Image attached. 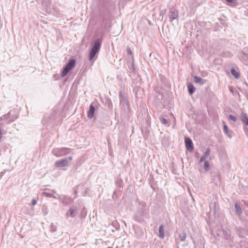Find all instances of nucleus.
<instances>
[{"label": "nucleus", "instance_id": "obj_1", "mask_svg": "<svg viewBox=\"0 0 248 248\" xmlns=\"http://www.w3.org/2000/svg\"><path fill=\"white\" fill-rule=\"evenodd\" d=\"M102 44L101 39H96L93 43L89 55V60L92 62L95 56L99 52Z\"/></svg>", "mask_w": 248, "mask_h": 248}, {"label": "nucleus", "instance_id": "obj_2", "mask_svg": "<svg viewBox=\"0 0 248 248\" xmlns=\"http://www.w3.org/2000/svg\"><path fill=\"white\" fill-rule=\"evenodd\" d=\"M146 215V203L144 202L139 203V206L136 213L134 218L136 221L141 222L143 221V217Z\"/></svg>", "mask_w": 248, "mask_h": 248}, {"label": "nucleus", "instance_id": "obj_3", "mask_svg": "<svg viewBox=\"0 0 248 248\" xmlns=\"http://www.w3.org/2000/svg\"><path fill=\"white\" fill-rule=\"evenodd\" d=\"M76 62V61L74 59H72L69 61L63 68L61 74L62 77H65L68 73L75 66Z\"/></svg>", "mask_w": 248, "mask_h": 248}, {"label": "nucleus", "instance_id": "obj_4", "mask_svg": "<svg viewBox=\"0 0 248 248\" xmlns=\"http://www.w3.org/2000/svg\"><path fill=\"white\" fill-rule=\"evenodd\" d=\"M70 151L71 149L68 148H57L53 150L52 153L57 157H61L68 154Z\"/></svg>", "mask_w": 248, "mask_h": 248}, {"label": "nucleus", "instance_id": "obj_5", "mask_svg": "<svg viewBox=\"0 0 248 248\" xmlns=\"http://www.w3.org/2000/svg\"><path fill=\"white\" fill-rule=\"evenodd\" d=\"M72 160V157L69 156L67 158H63L62 159L57 161L55 163V165L56 167H65L68 165Z\"/></svg>", "mask_w": 248, "mask_h": 248}, {"label": "nucleus", "instance_id": "obj_6", "mask_svg": "<svg viewBox=\"0 0 248 248\" xmlns=\"http://www.w3.org/2000/svg\"><path fill=\"white\" fill-rule=\"evenodd\" d=\"M169 20L172 22L174 19H177L179 17V13L174 7L170 9L169 13Z\"/></svg>", "mask_w": 248, "mask_h": 248}, {"label": "nucleus", "instance_id": "obj_7", "mask_svg": "<svg viewBox=\"0 0 248 248\" xmlns=\"http://www.w3.org/2000/svg\"><path fill=\"white\" fill-rule=\"evenodd\" d=\"M240 119L244 125L248 126V115L247 113H245L243 111H242L240 114ZM244 129L246 133V134L248 135V127H245Z\"/></svg>", "mask_w": 248, "mask_h": 248}, {"label": "nucleus", "instance_id": "obj_8", "mask_svg": "<svg viewBox=\"0 0 248 248\" xmlns=\"http://www.w3.org/2000/svg\"><path fill=\"white\" fill-rule=\"evenodd\" d=\"M11 111H10L7 114H6L5 115H3L0 118V121L1 120H6L7 121L6 123L7 124H9L11 123L14 122L17 118V117H11L10 116Z\"/></svg>", "mask_w": 248, "mask_h": 248}, {"label": "nucleus", "instance_id": "obj_9", "mask_svg": "<svg viewBox=\"0 0 248 248\" xmlns=\"http://www.w3.org/2000/svg\"><path fill=\"white\" fill-rule=\"evenodd\" d=\"M238 56L241 61L248 62V49L245 48L242 51L240 52Z\"/></svg>", "mask_w": 248, "mask_h": 248}, {"label": "nucleus", "instance_id": "obj_10", "mask_svg": "<svg viewBox=\"0 0 248 248\" xmlns=\"http://www.w3.org/2000/svg\"><path fill=\"white\" fill-rule=\"evenodd\" d=\"M185 142L186 147L188 151L191 152L194 150L193 143L191 139L190 138L186 137L185 138Z\"/></svg>", "mask_w": 248, "mask_h": 248}, {"label": "nucleus", "instance_id": "obj_11", "mask_svg": "<svg viewBox=\"0 0 248 248\" xmlns=\"http://www.w3.org/2000/svg\"><path fill=\"white\" fill-rule=\"evenodd\" d=\"M189 2L190 8L192 9H195L202 3L203 0H190Z\"/></svg>", "mask_w": 248, "mask_h": 248}, {"label": "nucleus", "instance_id": "obj_12", "mask_svg": "<svg viewBox=\"0 0 248 248\" xmlns=\"http://www.w3.org/2000/svg\"><path fill=\"white\" fill-rule=\"evenodd\" d=\"M209 207L210 211L212 212L213 215L215 216L218 208V204L215 202L211 201L209 205Z\"/></svg>", "mask_w": 248, "mask_h": 248}, {"label": "nucleus", "instance_id": "obj_13", "mask_svg": "<svg viewBox=\"0 0 248 248\" xmlns=\"http://www.w3.org/2000/svg\"><path fill=\"white\" fill-rule=\"evenodd\" d=\"M95 110V109L94 107L92 104H91L90 106L89 110L88 112V117L89 119H92V118L93 117Z\"/></svg>", "mask_w": 248, "mask_h": 248}, {"label": "nucleus", "instance_id": "obj_14", "mask_svg": "<svg viewBox=\"0 0 248 248\" xmlns=\"http://www.w3.org/2000/svg\"><path fill=\"white\" fill-rule=\"evenodd\" d=\"M73 202V200L71 198L67 196L63 197L62 200V203L65 205L70 204Z\"/></svg>", "mask_w": 248, "mask_h": 248}, {"label": "nucleus", "instance_id": "obj_15", "mask_svg": "<svg viewBox=\"0 0 248 248\" xmlns=\"http://www.w3.org/2000/svg\"><path fill=\"white\" fill-rule=\"evenodd\" d=\"M188 92L190 95H192L196 91L195 87L191 83L187 84Z\"/></svg>", "mask_w": 248, "mask_h": 248}, {"label": "nucleus", "instance_id": "obj_16", "mask_svg": "<svg viewBox=\"0 0 248 248\" xmlns=\"http://www.w3.org/2000/svg\"><path fill=\"white\" fill-rule=\"evenodd\" d=\"M158 236L161 239H163L164 238V228L163 224L160 225L159 227V234Z\"/></svg>", "mask_w": 248, "mask_h": 248}, {"label": "nucleus", "instance_id": "obj_17", "mask_svg": "<svg viewBox=\"0 0 248 248\" xmlns=\"http://www.w3.org/2000/svg\"><path fill=\"white\" fill-rule=\"evenodd\" d=\"M234 206L235 208L236 214L238 215V217H240L242 214V210L241 209V207L237 203H235L234 204Z\"/></svg>", "mask_w": 248, "mask_h": 248}, {"label": "nucleus", "instance_id": "obj_18", "mask_svg": "<svg viewBox=\"0 0 248 248\" xmlns=\"http://www.w3.org/2000/svg\"><path fill=\"white\" fill-rule=\"evenodd\" d=\"M194 81L196 83H199L200 85H202L204 83L203 80L202 78L197 77L194 76L193 77Z\"/></svg>", "mask_w": 248, "mask_h": 248}, {"label": "nucleus", "instance_id": "obj_19", "mask_svg": "<svg viewBox=\"0 0 248 248\" xmlns=\"http://www.w3.org/2000/svg\"><path fill=\"white\" fill-rule=\"evenodd\" d=\"M119 98L120 103L122 102L124 103L125 104H127L128 103V100L126 98V97L123 95L121 92L119 93Z\"/></svg>", "mask_w": 248, "mask_h": 248}, {"label": "nucleus", "instance_id": "obj_20", "mask_svg": "<svg viewBox=\"0 0 248 248\" xmlns=\"http://www.w3.org/2000/svg\"><path fill=\"white\" fill-rule=\"evenodd\" d=\"M223 131L224 133L228 137H231L232 136L231 133L229 132V128L224 122H223Z\"/></svg>", "mask_w": 248, "mask_h": 248}, {"label": "nucleus", "instance_id": "obj_21", "mask_svg": "<svg viewBox=\"0 0 248 248\" xmlns=\"http://www.w3.org/2000/svg\"><path fill=\"white\" fill-rule=\"evenodd\" d=\"M231 73L235 78H238L240 77V73L237 72L234 68L231 69Z\"/></svg>", "mask_w": 248, "mask_h": 248}, {"label": "nucleus", "instance_id": "obj_22", "mask_svg": "<svg viewBox=\"0 0 248 248\" xmlns=\"http://www.w3.org/2000/svg\"><path fill=\"white\" fill-rule=\"evenodd\" d=\"M75 211V208L74 207H71L69 209L68 212H67L66 215L67 216H70L72 217H75V215H74Z\"/></svg>", "mask_w": 248, "mask_h": 248}, {"label": "nucleus", "instance_id": "obj_23", "mask_svg": "<svg viewBox=\"0 0 248 248\" xmlns=\"http://www.w3.org/2000/svg\"><path fill=\"white\" fill-rule=\"evenodd\" d=\"M186 234L185 232H182L179 235V239L181 241H185L186 238Z\"/></svg>", "mask_w": 248, "mask_h": 248}, {"label": "nucleus", "instance_id": "obj_24", "mask_svg": "<svg viewBox=\"0 0 248 248\" xmlns=\"http://www.w3.org/2000/svg\"><path fill=\"white\" fill-rule=\"evenodd\" d=\"M116 185L119 187L121 188L123 186V181L121 178H118L116 181Z\"/></svg>", "mask_w": 248, "mask_h": 248}, {"label": "nucleus", "instance_id": "obj_25", "mask_svg": "<svg viewBox=\"0 0 248 248\" xmlns=\"http://www.w3.org/2000/svg\"><path fill=\"white\" fill-rule=\"evenodd\" d=\"M204 170L207 172L210 169V165L209 162L207 161H204Z\"/></svg>", "mask_w": 248, "mask_h": 248}, {"label": "nucleus", "instance_id": "obj_26", "mask_svg": "<svg viewBox=\"0 0 248 248\" xmlns=\"http://www.w3.org/2000/svg\"><path fill=\"white\" fill-rule=\"evenodd\" d=\"M43 195L46 196L47 197L53 198H54L56 199H57V198L53 193H48L46 192H44L43 193Z\"/></svg>", "mask_w": 248, "mask_h": 248}, {"label": "nucleus", "instance_id": "obj_27", "mask_svg": "<svg viewBox=\"0 0 248 248\" xmlns=\"http://www.w3.org/2000/svg\"><path fill=\"white\" fill-rule=\"evenodd\" d=\"M160 120L162 124H165V125H169V122L168 119L165 118H160Z\"/></svg>", "mask_w": 248, "mask_h": 248}, {"label": "nucleus", "instance_id": "obj_28", "mask_svg": "<svg viewBox=\"0 0 248 248\" xmlns=\"http://www.w3.org/2000/svg\"><path fill=\"white\" fill-rule=\"evenodd\" d=\"M50 231L51 232L53 233L57 231V227L53 224H51L50 225Z\"/></svg>", "mask_w": 248, "mask_h": 248}, {"label": "nucleus", "instance_id": "obj_29", "mask_svg": "<svg viewBox=\"0 0 248 248\" xmlns=\"http://www.w3.org/2000/svg\"><path fill=\"white\" fill-rule=\"evenodd\" d=\"M166 9H164V10H162L160 11V14H159V16H160L161 17V19H160V20L162 21L163 20V17H164V16L166 14Z\"/></svg>", "mask_w": 248, "mask_h": 248}, {"label": "nucleus", "instance_id": "obj_30", "mask_svg": "<svg viewBox=\"0 0 248 248\" xmlns=\"http://www.w3.org/2000/svg\"><path fill=\"white\" fill-rule=\"evenodd\" d=\"M229 119L233 121L234 123L236 122L237 121V118L235 116H233L232 115H229Z\"/></svg>", "mask_w": 248, "mask_h": 248}, {"label": "nucleus", "instance_id": "obj_31", "mask_svg": "<svg viewBox=\"0 0 248 248\" xmlns=\"http://www.w3.org/2000/svg\"><path fill=\"white\" fill-rule=\"evenodd\" d=\"M126 51L128 55H132V50L129 46H127L126 47Z\"/></svg>", "mask_w": 248, "mask_h": 248}, {"label": "nucleus", "instance_id": "obj_32", "mask_svg": "<svg viewBox=\"0 0 248 248\" xmlns=\"http://www.w3.org/2000/svg\"><path fill=\"white\" fill-rule=\"evenodd\" d=\"M210 149L209 148H208L206 149L205 152L204 153V155H205V156H207L208 157L209 155H210Z\"/></svg>", "mask_w": 248, "mask_h": 248}, {"label": "nucleus", "instance_id": "obj_33", "mask_svg": "<svg viewBox=\"0 0 248 248\" xmlns=\"http://www.w3.org/2000/svg\"><path fill=\"white\" fill-rule=\"evenodd\" d=\"M36 203H37L36 200L35 199H33L31 201V204L32 206H34L36 204Z\"/></svg>", "mask_w": 248, "mask_h": 248}, {"label": "nucleus", "instance_id": "obj_34", "mask_svg": "<svg viewBox=\"0 0 248 248\" xmlns=\"http://www.w3.org/2000/svg\"><path fill=\"white\" fill-rule=\"evenodd\" d=\"M205 159H204V157H203L202 156L201 157V158H200V161H199V163H201L203 161H204Z\"/></svg>", "mask_w": 248, "mask_h": 248}, {"label": "nucleus", "instance_id": "obj_35", "mask_svg": "<svg viewBox=\"0 0 248 248\" xmlns=\"http://www.w3.org/2000/svg\"><path fill=\"white\" fill-rule=\"evenodd\" d=\"M226 1L228 3H233L234 0H226Z\"/></svg>", "mask_w": 248, "mask_h": 248}, {"label": "nucleus", "instance_id": "obj_36", "mask_svg": "<svg viewBox=\"0 0 248 248\" xmlns=\"http://www.w3.org/2000/svg\"><path fill=\"white\" fill-rule=\"evenodd\" d=\"M202 157H204V159H206L208 156H205V155H203L202 156Z\"/></svg>", "mask_w": 248, "mask_h": 248}, {"label": "nucleus", "instance_id": "obj_37", "mask_svg": "<svg viewBox=\"0 0 248 248\" xmlns=\"http://www.w3.org/2000/svg\"><path fill=\"white\" fill-rule=\"evenodd\" d=\"M246 96H247V99H248V92H247Z\"/></svg>", "mask_w": 248, "mask_h": 248}, {"label": "nucleus", "instance_id": "obj_38", "mask_svg": "<svg viewBox=\"0 0 248 248\" xmlns=\"http://www.w3.org/2000/svg\"><path fill=\"white\" fill-rule=\"evenodd\" d=\"M74 193H75V194H76L77 193V190H75V191H74Z\"/></svg>", "mask_w": 248, "mask_h": 248}, {"label": "nucleus", "instance_id": "obj_39", "mask_svg": "<svg viewBox=\"0 0 248 248\" xmlns=\"http://www.w3.org/2000/svg\"><path fill=\"white\" fill-rule=\"evenodd\" d=\"M52 192L54 193H56L55 191H54V190L52 191Z\"/></svg>", "mask_w": 248, "mask_h": 248}]
</instances>
